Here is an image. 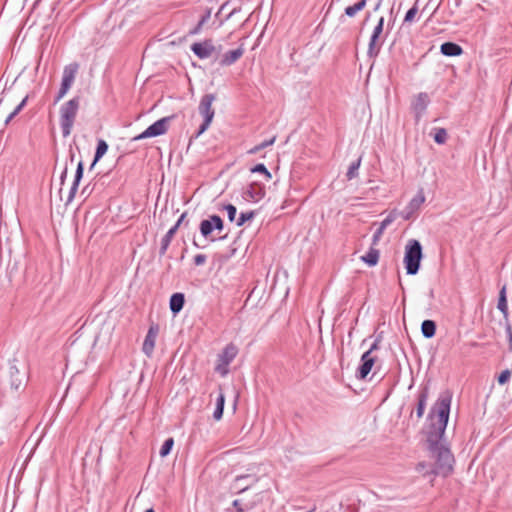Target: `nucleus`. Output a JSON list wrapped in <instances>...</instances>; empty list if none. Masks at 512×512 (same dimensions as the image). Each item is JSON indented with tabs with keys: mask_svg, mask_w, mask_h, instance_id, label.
<instances>
[{
	"mask_svg": "<svg viewBox=\"0 0 512 512\" xmlns=\"http://www.w3.org/2000/svg\"><path fill=\"white\" fill-rule=\"evenodd\" d=\"M95 165H96V163H94V161H93L92 164L90 165V170H92Z\"/></svg>",
	"mask_w": 512,
	"mask_h": 512,
	"instance_id": "052dcab7",
	"label": "nucleus"
},
{
	"mask_svg": "<svg viewBox=\"0 0 512 512\" xmlns=\"http://www.w3.org/2000/svg\"><path fill=\"white\" fill-rule=\"evenodd\" d=\"M108 144L105 140L99 139L96 146L94 155V163H97L107 152Z\"/></svg>",
	"mask_w": 512,
	"mask_h": 512,
	"instance_id": "c85d7f7f",
	"label": "nucleus"
},
{
	"mask_svg": "<svg viewBox=\"0 0 512 512\" xmlns=\"http://www.w3.org/2000/svg\"><path fill=\"white\" fill-rule=\"evenodd\" d=\"M27 101H28V96H26L16 107L15 109L13 110L14 111V115H18L22 109L26 106L27 104Z\"/></svg>",
	"mask_w": 512,
	"mask_h": 512,
	"instance_id": "79ce46f5",
	"label": "nucleus"
},
{
	"mask_svg": "<svg viewBox=\"0 0 512 512\" xmlns=\"http://www.w3.org/2000/svg\"><path fill=\"white\" fill-rule=\"evenodd\" d=\"M451 401V393L449 391L442 392L428 415L430 419H433L434 415L437 416V421L431 423L426 437L428 450L435 459L433 473L443 477H447L453 471L455 462L454 456L444 439Z\"/></svg>",
	"mask_w": 512,
	"mask_h": 512,
	"instance_id": "f257e3e1",
	"label": "nucleus"
},
{
	"mask_svg": "<svg viewBox=\"0 0 512 512\" xmlns=\"http://www.w3.org/2000/svg\"><path fill=\"white\" fill-rule=\"evenodd\" d=\"M224 209L227 211V216L229 221L233 222L235 221L236 214H237V208L232 204H227L224 206Z\"/></svg>",
	"mask_w": 512,
	"mask_h": 512,
	"instance_id": "c9c22d12",
	"label": "nucleus"
},
{
	"mask_svg": "<svg viewBox=\"0 0 512 512\" xmlns=\"http://www.w3.org/2000/svg\"><path fill=\"white\" fill-rule=\"evenodd\" d=\"M206 255L205 254H197L195 255L193 261L196 266H201L206 262Z\"/></svg>",
	"mask_w": 512,
	"mask_h": 512,
	"instance_id": "a19ab883",
	"label": "nucleus"
},
{
	"mask_svg": "<svg viewBox=\"0 0 512 512\" xmlns=\"http://www.w3.org/2000/svg\"><path fill=\"white\" fill-rule=\"evenodd\" d=\"M440 52L444 56L455 57L460 56L463 53V48L454 42H444L440 46Z\"/></svg>",
	"mask_w": 512,
	"mask_h": 512,
	"instance_id": "6ab92c4d",
	"label": "nucleus"
},
{
	"mask_svg": "<svg viewBox=\"0 0 512 512\" xmlns=\"http://www.w3.org/2000/svg\"><path fill=\"white\" fill-rule=\"evenodd\" d=\"M194 246L199 247L196 241H193Z\"/></svg>",
	"mask_w": 512,
	"mask_h": 512,
	"instance_id": "69168bd1",
	"label": "nucleus"
},
{
	"mask_svg": "<svg viewBox=\"0 0 512 512\" xmlns=\"http://www.w3.org/2000/svg\"><path fill=\"white\" fill-rule=\"evenodd\" d=\"M184 304L185 296L183 293L177 292L171 295L169 307L173 315H177L183 309Z\"/></svg>",
	"mask_w": 512,
	"mask_h": 512,
	"instance_id": "aec40b11",
	"label": "nucleus"
},
{
	"mask_svg": "<svg viewBox=\"0 0 512 512\" xmlns=\"http://www.w3.org/2000/svg\"><path fill=\"white\" fill-rule=\"evenodd\" d=\"M470 345L472 347H478L479 346V343L478 342H471Z\"/></svg>",
	"mask_w": 512,
	"mask_h": 512,
	"instance_id": "4d7b16f0",
	"label": "nucleus"
},
{
	"mask_svg": "<svg viewBox=\"0 0 512 512\" xmlns=\"http://www.w3.org/2000/svg\"><path fill=\"white\" fill-rule=\"evenodd\" d=\"M174 115L163 117L157 121H155L153 124H151L149 127H147L142 133L135 136L133 138V141H138L146 138L151 137H157L165 134L168 131L169 124L174 118Z\"/></svg>",
	"mask_w": 512,
	"mask_h": 512,
	"instance_id": "423d86ee",
	"label": "nucleus"
},
{
	"mask_svg": "<svg viewBox=\"0 0 512 512\" xmlns=\"http://www.w3.org/2000/svg\"><path fill=\"white\" fill-rule=\"evenodd\" d=\"M361 260L370 267L375 266L379 260V251L377 249L371 248L365 255L361 257Z\"/></svg>",
	"mask_w": 512,
	"mask_h": 512,
	"instance_id": "bb28decb",
	"label": "nucleus"
},
{
	"mask_svg": "<svg viewBox=\"0 0 512 512\" xmlns=\"http://www.w3.org/2000/svg\"><path fill=\"white\" fill-rule=\"evenodd\" d=\"M232 505L235 508V510L228 509L227 512H244L243 508L241 507L240 500H234Z\"/></svg>",
	"mask_w": 512,
	"mask_h": 512,
	"instance_id": "c03bdc74",
	"label": "nucleus"
},
{
	"mask_svg": "<svg viewBox=\"0 0 512 512\" xmlns=\"http://www.w3.org/2000/svg\"><path fill=\"white\" fill-rule=\"evenodd\" d=\"M228 4H229V1H226L225 3H223L221 5V7L219 8V12H222L224 9H227Z\"/></svg>",
	"mask_w": 512,
	"mask_h": 512,
	"instance_id": "864d4df0",
	"label": "nucleus"
},
{
	"mask_svg": "<svg viewBox=\"0 0 512 512\" xmlns=\"http://www.w3.org/2000/svg\"><path fill=\"white\" fill-rule=\"evenodd\" d=\"M186 216H187V212H183L181 214V216L179 217V219L177 220V222L171 228H173L175 231H177L179 229L180 225L183 223Z\"/></svg>",
	"mask_w": 512,
	"mask_h": 512,
	"instance_id": "49530a36",
	"label": "nucleus"
},
{
	"mask_svg": "<svg viewBox=\"0 0 512 512\" xmlns=\"http://www.w3.org/2000/svg\"><path fill=\"white\" fill-rule=\"evenodd\" d=\"M237 12V9H233L225 18V20L230 19L235 13Z\"/></svg>",
	"mask_w": 512,
	"mask_h": 512,
	"instance_id": "5fc2aeb1",
	"label": "nucleus"
},
{
	"mask_svg": "<svg viewBox=\"0 0 512 512\" xmlns=\"http://www.w3.org/2000/svg\"><path fill=\"white\" fill-rule=\"evenodd\" d=\"M173 446H174V439L171 437L166 439L160 448V451H159L160 456L166 457L167 455H169Z\"/></svg>",
	"mask_w": 512,
	"mask_h": 512,
	"instance_id": "7c9ffc66",
	"label": "nucleus"
},
{
	"mask_svg": "<svg viewBox=\"0 0 512 512\" xmlns=\"http://www.w3.org/2000/svg\"><path fill=\"white\" fill-rule=\"evenodd\" d=\"M67 177V167H65L60 175V182L61 184L63 185L64 184V181Z\"/></svg>",
	"mask_w": 512,
	"mask_h": 512,
	"instance_id": "3c124183",
	"label": "nucleus"
},
{
	"mask_svg": "<svg viewBox=\"0 0 512 512\" xmlns=\"http://www.w3.org/2000/svg\"><path fill=\"white\" fill-rule=\"evenodd\" d=\"M85 192H88L87 187H84V188H83V190H82V194H84Z\"/></svg>",
	"mask_w": 512,
	"mask_h": 512,
	"instance_id": "680f3d73",
	"label": "nucleus"
},
{
	"mask_svg": "<svg viewBox=\"0 0 512 512\" xmlns=\"http://www.w3.org/2000/svg\"><path fill=\"white\" fill-rule=\"evenodd\" d=\"M275 140H276V136H273L272 138L261 142L259 145H260L261 149L263 150V149L273 145Z\"/></svg>",
	"mask_w": 512,
	"mask_h": 512,
	"instance_id": "a18cd8bd",
	"label": "nucleus"
},
{
	"mask_svg": "<svg viewBox=\"0 0 512 512\" xmlns=\"http://www.w3.org/2000/svg\"><path fill=\"white\" fill-rule=\"evenodd\" d=\"M16 116H17V115H14V111H12V112L8 115L7 119L5 120V124H8V123H9L13 118H15Z\"/></svg>",
	"mask_w": 512,
	"mask_h": 512,
	"instance_id": "603ef678",
	"label": "nucleus"
},
{
	"mask_svg": "<svg viewBox=\"0 0 512 512\" xmlns=\"http://www.w3.org/2000/svg\"><path fill=\"white\" fill-rule=\"evenodd\" d=\"M79 106V97H74L61 106L60 126L63 137H68L71 134Z\"/></svg>",
	"mask_w": 512,
	"mask_h": 512,
	"instance_id": "7ed1b4c3",
	"label": "nucleus"
},
{
	"mask_svg": "<svg viewBox=\"0 0 512 512\" xmlns=\"http://www.w3.org/2000/svg\"><path fill=\"white\" fill-rule=\"evenodd\" d=\"M251 172L263 174L266 180H270L272 178L270 171L266 168V166L263 163H259L252 167Z\"/></svg>",
	"mask_w": 512,
	"mask_h": 512,
	"instance_id": "473e14b6",
	"label": "nucleus"
},
{
	"mask_svg": "<svg viewBox=\"0 0 512 512\" xmlns=\"http://www.w3.org/2000/svg\"><path fill=\"white\" fill-rule=\"evenodd\" d=\"M265 196V187L258 182H252L242 190V198L247 202H259Z\"/></svg>",
	"mask_w": 512,
	"mask_h": 512,
	"instance_id": "6e6552de",
	"label": "nucleus"
},
{
	"mask_svg": "<svg viewBox=\"0 0 512 512\" xmlns=\"http://www.w3.org/2000/svg\"><path fill=\"white\" fill-rule=\"evenodd\" d=\"M381 3H382V0H379L378 3L375 5L374 7V11H377L379 10L380 6H381Z\"/></svg>",
	"mask_w": 512,
	"mask_h": 512,
	"instance_id": "6e6d98bb",
	"label": "nucleus"
},
{
	"mask_svg": "<svg viewBox=\"0 0 512 512\" xmlns=\"http://www.w3.org/2000/svg\"><path fill=\"white\" fill-rule=\"evenodd\" d=\"M230 364H224L223 362H218L215 367L216 372H218L221 376H226L228 373V366Z\"/></svg>",
	"mask_w": 512,
	"mask_h": 512,
	"instance_id": "ea45409f",
	"label": "nucleus"
},
{
	"mask_svg": "<svg viewBox=\"0 0 512 512\" xmlns=\"http://www.w3.org/2000/svg\"><path fill=\"white\" fill-rule=\"evenodd\" d=\"M215 100L216 95L212 93L205 94L202 96L198 106V111L199 114L203 117V122L198 128L195 134V138H198L209 128L215 115V110L212 107V104Z\"/></svg>",
	"mask_w": 512,
	"mask_h": 512,
	"instance_id": "39448f33",
	"label": "nucleus"
},
{
	"mask_svg": "<svg viewBox=\"0 0 512 512\" xmlns=\"http://www.w3.org/2000/svg\"><path fill=\"white\" fill-rule=\"evenodd\" d=\"M224 405H225V395L222 391H220L217 399H216V408L213 412V418L217 421H219L223 416L224 411Z\"/></svg>",
	"mask_w": 512,
	"mask_h": 512,
	"instance_id": "a878e982",
	"label": "nucleus"
},
{
	"mask_svg": "<svg viewBox=\"0 0 512 512\" xmlns=\"http://www.w3.org/2000/svg\"><path fill=\"white\" fill-rule=\"evenodd\" d=\"M422 246L418 240H409L405 247L404 264L408 275H415L420 269Z\"/></svg>",
	"mask_w": 512,
	"mask_h": 512,
	"instance_id": "20e7f679",
	"label": "nucleus"
},
{
	"mask_svg": "<svg viewBox=\"0 0 512 512\" xmlns=\"http://www.w3.org/2000/svg\"><path fill=\"white\" fill-rule=\"evenodd\" d=\"M421 333L424 338L430 339L435 336L436 323L433 320H424L421 324Z\"/></svg>",
	"mask_w": 512,
	"mask_h": 512,
	"instance_id": "5701e85b",
	"label": "nucleus"
},
{
	"mask_svg": "<svg viewBox=\"0 0 512 512\" xmlns=\"http://www.w3.org/2000/svg\"><path fill=\"white\" fill-rule=\"evenodd\" d=\"M78 69L79 64L76 62L66 65L63 70L61 83L71 88L77 75Z\"/></svg>",
	"mask_w": 512,
	"mask_h": 512,
	"instance_id": "2eb2a0df",
	"label": "nucleus"
},
{
	"mask_svg": "<svg viewBox=\"0 0 512 512\" xmlns=\"http://www.w3.org/2000/svg\"><path fill=\"white\" fill-rule=\"evenodd\" d=\"M370 19V13H367L366 17H365V22L368 21Z\"/></svg>",
	"mask_w": 512,
	"mask_h": 512,
	"instance_id": "13d9d810",
	"label": "nucleus"
},
{
	"mask_svg": "<svg viewBox=\"0 0 512 512\" xmlns=\"http://www.w3.org/2000/svg\"><path fill=\"white\" fill-rule=\"evenodd\" d=\"M177 231H175L173 228H170L167 233L163 236L161 239V245L159 249L160 256H164L169 248V245L175 236Z\"/></svg>",
	"mask_w": 512,
	"mask_h": 512,
	"instance_id": "b1692460",
	"label": "nucleus"
},
{
	"mask_svg": "<svg viewBox=\"0 0 512 512\" xmlns=\"http://www.w3.org/2000/svg\"><path fill=\"white\" fill-rule=\"evenodd\" d=\"M361 161H362V158L359 157L358 159H356L349 165L347 173H346V177L348 180H352L358 176V171L361 166Z\"/></svg>",
	"mask_w": 512,
	"mask_h": 512,
	"instance_id": "c756f323",
	"label": "nucleus"
},
{
	"mask_svg": "<svg viewBox=\"0 0 512 512\" xmlns=\"http://www.w3.org/2000/svg\"><path fill=\"white\" fill-rule=\"evenodd\" d=\"M380 341H381L380 336L376 337V339L374 340V342L372 343V345L366 352H369L371 354L373 351L378 350L380 347Z\"/></svg>",
	"mask_w": 512,
	"mask_h": 512,
	"instance_id": "37998d69",
	"label": "nucleus"
},
{
	"mask_svg": "<svg viewBox=\"0 0 512 512\" xmlns=\"http://www.w3.org/2000/svg\"><path fill=\"white\" fill-rule=\"evenodd\" d=\"M447 140V131L444 128H435L434 141L437 144H444Z\"/></svg>",
	"mask_w": 512,
	"mask_h": 512,
	"instance_id": "f704fd0d",
	"label": "nucleus"
},
{
	"mask_svg": "<svg viewBox=\"0 0 512 512\" xmlns=\"http://www.w3.org/2000/svg\"><path fill=\"white\" fill-rule=\"evenodd\" d=\"M505 332H506L508 340L510 342H512V327H511L510 323L506 324Z\"/></svg>",
	"mask_w": 512,
	"mask_h": 512,
	"instance_id": "09e8293b",
	"label": "nucleus"
},
{
	"mask_svg": "<svg viewBox=\"0 0 512 512\" xmlns=\"http://www.w3.org/2000/svg\"><path fill=\"white\" fill-rule=\"evenodd\" d=\"M69 89H70V87H68V86H66V85L61 83V87H60V89H59V91H58V93H57V95H56V97L54 99V103L55 104L58 103L67 94Z\"/></svg>",
	"mask_w": 512,
	"mask_h": 512,
	"instance_id": "58836bf2",
	"label": "nucleus"
},
{
	"mask_svg": "<svg viewBox=\"0 0 512 512\" xmlns=\"http://www.w3.org/2000/svg\"><path fill=\"white\" fill-rule=\"evenodd\" d=\"M224 228V222L222 218L218 215H210L207 219H204L200 222L199 230L201 235L204 238H208L210 234L214 231H222Z\"/></svg>",
	"mask_w": 512,
	"mask_h": 512,
	"instance_id": "0eeeda50",
	"label": "nucleus"
},
{
	"mask_svg": "<svg viewBox=\"0 0 512 512\" xmlns=\"http://www.w3.org/2000/svg\"><path fill=\"white\" fill-rule=\"evenodd\" d=\"M417 11H418V8L416 5H414L413 7H411L405 14V17H404V22L407 23V22H412L415 15L417 14Z\"/></svg>",
	"mask_w": 512,
	"mask_h": 512,
	"instance_id": "4c0bfd02",
	"label": "nucleus"
},
{
	"mask_svg": "<svg viewBox=\"0 0 512 512\" xmlns=\"http://www.w3.org/2000/svg\"><path fill=\"white\" fill-rule=\"evenodd\" d=\"M425 196L423 191L420 190L407 204L404 210L400 213L404 220H410L413 215L419 210L420 206L424 203Z\"/></svg>",
	"mask_w": 512,
	"mask_h": 512,
	"instance_id": "1a4fd4ad",
	"label": "nucleus"
},
{
	"mask_svg": "<svg viewBox=\"0 0 512 512\" xmlns=\"http://www.w3.org/2000/svg\"><path fill=\"white\" fill-rule=\"evenodd\" d=\"M211 17V9H206L205 13L201 16L197 25L190 31V35H197L201 32L203 26L208 22Z\"/></svg>",
	"mask_w": 512,
	"mask_h": 512,
	"instance_id": "cd10ccee",
	"label": "nucleus"
},
{
	"mask_svg": "<svg viewBox=\"0 0 512 512\" xmlns=\"http://www.w3.org/2000/svg\"><path fill=\"white\" fill-rule=\"evenodd\" d=\"M383 233H384V231L378 226V228L376 229V231L373 234V239L372 240H373L374 244H376L380 240V238L383 235Z\"/></svg>",
	"mask_w": 512,
	"mask_h": 512,
	"instance_id": "de8ad7c7",
	"label": "nucleus"
},
{
	"mask_svg": "<svg viewBox=\"0 0 512 512\" xmlns=\"http://www.w3.org/2000/svg\"><path fill=\"white\" fill-rule=\"evenodd\" d=\"M237 353V347L234 344L230 343L226 345L222 352L218 355V362L230 364L237 356Z\"/></svg>",
	"mask_w": 512,
	"mask_h": 512,
	"instance_id": "f3484780",
	"label": "nucleus"
},
{
	"mask_svg": "<svg viewBox=\"0 0 512 512\" xmlns=\"http://www.w3.org/2000/svg\"><path fill=\"white\" fill-rule=\"evenodd\" d=\"M375 358L369 352H364L361 356V364L357 370L356 376L358 379H365L371 372Z\"/></svg>",
	"mask_w": 512,
	"mask_h": 512,
	"instance_id": "ddd939ff",
	"label": "nucleus"
},
{
	"mask_svg": "<svg viewBox=\"0 0 512 512\" xmlns=\"http://www.w3.org/2000/svg\"><path fill=\"white\" fill-rule=\"evenodd\" d=\"M85 192H88L87 187H84V188H83V190H82V194H84Z\"/></svg>",
	"mask_w": 512,
	"mask_h": 512,
	"instance_id": "e2e57ef3",
	"label": "nucleus"
},
{
	"mask_svg": "<svg viewBox=\"0 0 512 512\" xmlns=\"http://www.w3.org/2000/svg\"><path fill=\"white\" fill-rule=\"evenodd\" d=\"M244 54V48L242 46L237 49L227 51L224 53L219 61V64L223 67L231 66L236 63Z\"/></svg>",
	"mask_w": 512,
	"mask_h": 512,
	"instance_id": "4468645a",
	"label": "nucleus"
},
{
	"mask_svg": "<svg viewBox=\"0 0 512 512\" xmlns=\"http://www.w3.org/2000/svg\"><path fill=\"white\" fill-rule=\"evenodd\" d=\"M215 46L211 39H206L203 42H195L191 45V51L199 59L209 58L215 51Z\"/></svg>",
	"mask_w": 512,
	"mask_h": 512,
	"instance_id": "9d476101",
	"label": "nucleus"
},
{
	"mask_svg": "<svg viewBox=\"0 0 512 512\" xmlns=\"http://www.w3.org/2000/svg\"><path fill=\"white\" fill-rule=\"evenodd\" d=\"M10 382L11 387L15 390H18L24 381V375H20L19 369L14 365H10Z\"/></svg>",
	"mask_w": 512,
	"mask_h": 512,
	"instance_id": "4be33fe9",
	"label": "nucleus"
},
{
	"mask_svg": "<svg viewBox=\"0 0 512 512\" xmlns=\"http://www.w3.org/2000/svg\"><path fill=\"white\" fill-rule=\"evenodd\" d=\"M262 149L260 147V145H256L254 147H252L251 149L248 150V154L250 155H254V154H257L258 152H260Z\"/></svg>",
	"mask_w": 512,
	"mask_h": 512,
	"instance_id": "8fccbe9b",
	"label": "nucleus"
},
{
	"mask_svg": "<svg viewBox=\"0 0 512 512\" xmlns=\"http://www.w3.org/2000/svg\"><path fill=\"white\" fill-rule=\"evenodd\" d=\"M428 398H429V388H428V386H424L423 388H421V390L419 391L418 396H417V409H416L417 418H421L423 416Z\"/></svg>",
	"mask_w": 512,
	"mask_h": 512,
	"instance_id": "a211bd4d",
	"label": "nucleus"
},
{
	"mask_svg": "<svg viewBox=\"0 0 512 512\" xmlns=\"http://www.w3.org/2000/svg\"><path fill=\"white\" fill-rule=\"evenodd\" d=\"M255 217L254 211L241 212L239 217L236 220V225L238 227L243 226L247 221L253 219Z\"/></svg>",
	"mask_w": 512,
	"mask_h": 512,
	"instance_id": "2f4dec72",
	"label": "nucleus"
},
{
	"mask_svg": "<svg viewBox=\"0 0 512 512\" xmlns=\"http://www.w3.org/2000/svg\"><path fill=\"white\" fill-rule=\"evenodd\" d=\"M510 377H511V372L508 369H506V370H503L499 374L497 381L500 385H504L505 383H507L509 381Z\"/></svg>",
	"mask_w": 512,
	"mask_h": 512,
	"instance_id": "e433bc0d",
	"label": "nucleus"
},
{
	"mask_svg": "<svg viewBox=\"0 0 512 512\" xmlns=\"http://www.w3.org/2000/svg\"><path fill=\"white\" fill-rule=\"evenodd\" d=\"M384 17H380L376 26L374 27L368 43L367 56L369 58H376L385 42L387 35L390 33L394 20H390L387 24L386 32H384Z\"/></svg>",
	"mask_w": 512,
	"mask_h": 512,
	"instance_id": "f03ea898",
	"label": "nucleus"
},
{
	"mask_svg": "<svg viewBox=\"0 0 512 512\" xmlns=\"http://www.w3.org/2000/svg\"><path fill=\"white\" fill-rule=\"evenodd\" d=\"M430 102L429 95L426 92H420L412 102V110L415 114V119L418 122L425 113Z\"/></svg>",
	"mask_w": 512,
	"mask_h": 512,
	"instance_id": "9b49d317",
	"label": "nucleus"
},
{
	"mask_svg": "<svg viewBox=\"0 0 512 512\" xmlns=\"http://www.w3.org/2000/svg\"><path fill=\"white\" fill-rule=\"evenodd\" d=\"M397 215H398V214H397L396 210L391 211V212L386 216V218H385L383 221H381V222H380L379 227H380L383 231H385V229H386V228H387L391 223H393V222L396 220Z\"/></svg>",
	"mask_w": 512,
	"mask_h": 512,
	"instance_id": "72a5a7b5",
	"label": "nucleus"
},
{
	"mask_svg": "<svg viewBox=\"0 0 512 512\" xmlns=\"http://www.w3.org/2000/svg\"><path fill=\"white\" fill-rule=\"evenodd\" d=\"M246 477L247 476H239V477H237V480L239 481V480L245 479Z\"/></svg>",
	"mask_w": 512,
	"mask_h": 512,
	"instance_id": "bf43d9fd",
	"label": "nucleus"
},
{
	"mask_svg": "<svg viewBox=\"0 0 512 512\" xmlns=\"http://www.w3.org/2000/svg\"><path fill=\"white\" fill-rule=\"evenodd\" d=\"M368 0H359L356 3L349 5L344 10V15L340 16V21H344V16L349 18H353L357 15L358 12L362 11L366 5Z\"/></svg>",
	"mask_w": 512,
	"mask_h": 512,
	"instance_id": "412c9836",
	"label": "nucleus"
},
{
	"mask_svg": "<svg viewBox=\"0 0 512 512\" xmlns=\"http://www.w3.org/2000/svg\"><path fill=\"white\" fill-rule=\"evenodd\" d=\"M145 512H155V511L152 508H149Z\"/></svg>",
	"mask_w": 512,
	"mask_h": 512,
	"instance_id": "0e129e2a",
	"label": "nucleus"
},
{
	"mask_svg": "<svg viewBox=\"0 0 512 512\" xmlns=\"http://www.w3.org/2000/svg\"><path fill=\"white\" fill-rule=\"evenodd\" d=\"M498 310L503 314L504 318H508V304L506 298V287L503 286L499 292V298L497 303Z\"/></svg>",
	"mask_w": 512,
	"mask_h": 512,
	"instance_id": "393cba45",
	"label": "nucleus"
},
{
	"mask_svg": "<svg viewBox=\"0 0 512 512\" xmlns=\"http://www.w3.org/2000/svg\"><path fill=\"white\" fill-rule=\"evenodd\" d=\"M83 172H84V164L82 161H79L77 164L75 175H74V180H73L72 186H71L69 194H68L67 204L70 203L74 199L76 192L78 190L80 181L83 177Z\"/></svg>",
	"mask_w": 512,
	"mask_h": 512,
	"instance_id": "dca6fc26",
	"label": "nucleus"
},
{
	"mask_svg": "<svg viewBox=\"0 0 512 512\" xmlns=\"http://www.w3.org/2000/svg\"><path fill=\"white\" fill-rule=\"evenodd\" d=\"M159 333V326L157 324H153L149 327L147 334L145 336L142 351L145 355L150 357L155 348L156 338Z\"/></svg>",
	"mask_w": 512,
	"mask_h": 512,
	"instance_id": "f8f14e48",
	"label": "nucleus"
}]
</instances>
